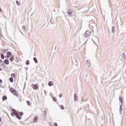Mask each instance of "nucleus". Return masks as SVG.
<instances>
[{
	"mask_svg": "<svg viewBox=\"0 0 126 126\" xmlns=\"http://www.w3.org/2000/svg\"><path fill=\"white\" fill-rule=\"evenodd\" d=\"M119 100H120V102H121L122 105H123V97H120Z\"/></svg>",
	"mask_w": 126,
	"mask_h": 126,
	"instance_id": "obj_18",
	"label": "nucleus"
},
{
	"mask_svg": "<svg viewBox=\"0 0 126 126\" xmlns=\"http://www.w3.org/2000/svg\"><path fill=\"white\" fill-rule=\"evenodd\" d=\"M5 53H6V51H5Z\"/></svg>",
	"mask_w": 126,
	"mask_h": 126,
	"instance_id": "obj_42",
	"label": "nucleus"
},
{
	"mask_svg": "<svg viewBox=\"0 0 126 126\" xmlns=\"http://www.w3.org/2000/svg\"><path fill=\"white\" fill-rule=\"evenodd\" d=\"M27 103L28 106H31V102H30V101H27Z\"/></svg>",
	"mask_w": 126,
	"mask_h": 126,
	"instance_id": "obj_20",
	"label": "nucleus"
},
{
	"mask_svg": "<svg viewBox=\"0 0 126 126\" xmlns=\"http://www.w3.org/2000/svg\"><path fill=\"white\" fill-rule=\"evenodd\" d=\"M60 108H61V110H64V107H63V105H61Z\"/></svg>",
	"mask_w": 126,
	"mask_h": 126,
	"instance_id": "obj_23",
	"label": "nucleus"
},
{
	"mask_svg": "<svg viewBox=\"0 0 126 126\" xmlns=\"http://www.w3.org/2000/svg\"><path fill=\"white\" fill-rule=\"evenodd\" d=\"M120 115H123V107H122V105L120 106Z\"/></svg>",
	"mask_w": 126,
	"mask_h": 126,
	"instance_id": "obj_6",
	"label": "nucleus"
},
{
	"mask_svg": "<svg viewBox=\"0 0 126 126\" xmlns=\"http://www.w3.org/2000/svg\"><path fill=\"white\" fill-rule=\"evenodd\" d=\"M14 60V56L12 55L10 58V62H13Z\"/></svg>",
	"mask_w": 126,
	"mask_h": 126,
	"instance_id": "obj_13",
	"label": "nucleus"
},
{
	"mask_svg": "<svg viewBox=\"0 0 126 126\" xmlns=\"http://www.w3.org/2000/svg\"><path fill=\"white\" fill-rule=\"evenodd\" d=\"M82 101H83V99L82 98Z\"/></svg>",
	"mask_w": 126,
	"mask_h": 126,
	"instance_id": "obj_40",
	"label": "nucleus"
},
{
	"mask_svg": "<svg viewBox=\"0 0 126 126\" xmlns=\"http://www.w3.org/2000/svg\"><path fill=\"white\" fill-rule=\"evenodd\" d=\"M4 63L5 64H9V60H8V59H5V60L4 61Z\"/></svg>",
	"mask_w": 126,
	"mask_h": 126,
	"instance_id": "obj_7",
	"label": "nucleus"
},
{
	"mask_svg": "<svg viewBox=\"0 0 126 126\" xmlns=\"http://www.w3.org/2000/svg\"><path fill=\"white\" fill-rule=\"evenodd\" d=\"M11 55H12V53H11V52H8L7 53V58H10V56H11Z\"/></svg>",
	"mask_w": 126,
	"mask_h": 126,
	"instance_id": "obj_9",
	"label": "nucleus"
},
{
	"mask_svg": "<svg viewBox=\"0 0 126 126\" xmlns=\"http://www.w3.org/2000/svg\"><path fill=\"white\" fill-rule=\"evenodd\" d=\"M16 3L17 5H18V6L20 5V2L16 0Z\"/></svg>",
	"mask_w": 126,
	"mask_h": 126,
	"instance_id": "obj_22",
	"label": "nucleus"
},
{
	"mask_svg": "<svg viewBox=\"0 0 126 126\" xmlns=\"http://www.w3.org/2000/svg\"><path fill=\"white\" fill-rule=\"evenodd\" d=\"M52 98L53 101H54L55 102L57 101V98H56V97H53Z\"/></svg>",
	"mask_w": 126,
	"mask_h": 126,
	"instance_id": "obj_26",
	"label": "nucleus"
},
{
	"mask_svg": "<svg viewBox=\"0 0 126 126\" xmlns=\"http://www.w3.org/2000/svg\"><path fill=\"white\" fill-rule=\"evenodd\" d=\"M0 57L2 60H3L4 59V55L1 53L0 54Z\"/></svg>",
	"mask_w": 126,
	"mask_h": 126,
	"instance_id": "obj_19",
	"label": "nucleus"
},
{
	"mask_svg": "<svg viewBox=\"0 0 126 126\" xmlns=\"http://www.w3.org/2000/svg\"><path fill=\"white\" fill-rule=\"evenodd\" d=\"M12 112H13V113H14V114H15V115L18 113V112H16V110L14 109H12Z\"/></svg>",
	"mask_w": 126,
	"mask_h": 126,
	"instance_id": "obj_14",
	"label": "nucleus"
},
{
	"mask_svg": "<svg viewBox=\"0 0 126 126\" xmlns=\"http://www.w3.org/2000/svg\"><path fill=\"white\" fill-rule=\"evenodd\" d=\"M28 68V67H27L26 70H27Z\"/></svg>",
	"mask_w": 126,
	"mask_h": 126,
	"instance_id": "obj_39",
	"label": "nucleus"
},
{
	"mask_svg": "<svg viewBox=\"0 0 126 126\" xmlns=\"http://www.w3.org/2000/svg\"><path fill=\"white\" fill-rule=\"evenodd\" d=\"M53 20V18H51L50 20V22L52 24H54V23H52V21Z\"/></svg>",
	"mask_w": 126,
	"mask_h": 126,
	"instance_id": "obj_29",
	"label": "nucleus"
},
{
	"mask_svg": "<svg viewBox=\"0 0 126 126\" xmlns=\"http://www.w3.org/2000/svg\"><path fill=\"white\" fill-rule=\"evenodd\" d=\"M48 86H53V85H54V83H53V82L52 81H50L48 82Z\"/></svg>",
	"mask_w": 126,
	"mask_h": 126,
	"instance_id": "obj_11",
	"label": "nucleus"
},
{
	"mask_svg": "<svg viewBox=\"0 0 126 126\" xmlns=\"http://www.w3.org/2000/svg\"><path fill=\"white\" fill-rule=\"evenodd\" d=\"M38 120H39V117H38V116H35L33 118V122L34 123H37Z\"/></svg>",
	"mask_w": 126,
	"mask_h": 126,
	"instance_id": "obj_3",
	"label": "nucleus"
},
{
	"mask_svg": "<svg viewBox=\"0 0 126 126\" xmlns=\"http://www.w3.org/2000/svg\"><path fill=\"white\" fill-rule=\"evenodd\" d=\"M12 112H13V113H14V114H15V115L18 113V112H16V110L14 109H12Z\"/></svg>",
	"mask_w": 126,
	"mask_h": 126,
	"instance_id": "obj_15",
	"label": "nucleus"
},
{
	"mask_svg": "<svg viewBox=\"0 0 126 126\" xmlns=\"http://www.w3.org/2000/svg\"><path fill=\"white\" fill-rule=\"evenodd\" d=\"M91 34V31L88 30L85 32L84 37H85V38H87V37H89V36H90Z\"/></svg>",
	"mask_w": 126,
	"mask_h": 126,
	"instance_id": "obj_1",
	"label": "nucleus"
},
{
	"mask_svg": "<svg viewBox=\"0 0 126 126\" xmlns=\"http://www.w3.org/2000/svg\"><path fill=\"white\" fill-rule=\"evenodd\" d=\"M10 91L11 93H16V91L13 88L10 89Z\"/></svg>",
	"mask_w": 126,
	"mask_h": 126,
	"instance_id": "obj_8",
	"label": "nucleus"
},
{
	"mask_svg": "<svg viewBox=\"0 0 126 126\" xmlns=\"http://www.w3.org/2000/svg\"><path fill=\"white\" fill-rule=\"evenodd\" d=\"M111 33H112V34H114L115 33V27L114 26H113L112 28Z\"/></svg>",
	"mask_w": 126,
	"mask_h": 126,
	"instance_id": "obj_12",
	"label": "nucleus"
},
{
	"mask_svg": "<svg viewBox=\"0 0 126 126\" xmlns=\"http://www.w3.org/2000/svg\"><path fill=\"white\" fill-rule=\"evenodd\" d=\"M1 34H0V36H1Z\"/></svg>",
	"mask_w": 126,
	"mask_h": 126,
	"instance_id": "obj_41",
	"label": "nucleus"
},
{
	"mask_svg": "<svg viewBox=\"0 0 126 126\" xmlns=\"http://www.w3.org/2000/svg\"><path fill=\"white\" fill-rule=\"evenodd\" d=\"M0 12H1V9L0 8Z\"/></svg>",
	"mask_w": 126,
	"mask_h": 126,
	"instance_id": "obj_38",
	"label": "nucleus"
},
{
	"mask_svg": "<svg viewBox=\"0 0 126 126\" xmlns=\"http://www.w3.org/2000/svg\"><path fill=\"white\" fill-rule=\"evenodd\" d=\"M59 96L60 97V98H62V97H63V95L62 94H59Z\"/></svg>",
	"mask_w": 126,
	"mask_h": 126,
	"instance_id": "obj_33",
	"label": "nucleus"
},
{
	"mask_svg": "<svg viewBox=\"0 0 126 126\" xmlns=\"http://www.w3.org/2000/svg\"><path fill=\"white\" fill-rule=\"evenodd\" d=\"M33 61L35 63H38V60H37V58H36L35 57L33 58Z\"/></svg>",
	"mask_w": 126,
	"mask_h": 126,
	"instance_id": "obj_17",
	"label": "nucleus"
},
{
	"mask_svg": "<svg viewBox=\"0 0 126 126\" xmlns=\"http://www.w3.org/2000/svg\"><path fill=\"white\" fill-rule=\"evenodd\" d=\"M122 57H123V58H126V55H125V53H122Z\"/></svg>",
	"mask_w": 126,
	"mask_h": 126,
	"instance_id": "obj_27",
	"label": "nucleus"
},
{
	"mask_svg": "<svg viewBox=\"0 0 126 126\" xmlns=\"http://www.w3.org/2000/svg\"><path fill=\"white\" fill-rule=\"evenodd\" d=\"M29 63H30V62L29 60H27L26 62V64H27V65H29Z\"/></svg>",
	"mask_w": 126,
	"mask_h": 126,
	"instance_id": "obj_21",
	"label": "nucleus"
},
{
	"mask_svg": "<svg viewBox=\"0 0 126 126\" xmlns=\"http://www.w3.org/2000/svg\"><path fill=\"white\" fill-rule=\"evenodd\" d=\"M2 82V81L0 79V83H1Z\"/></svg>",
	"mask_w": 126,
	"mask_h": 126,
	"instance_id": "obj_37",
	"label": "nucleus"
},
{
	"mask_svg": "<svg viewBox=\"0 0 126 126\" xmlns=\"http://www.w3.org/2000/svg\"><path fill=\"white\" fill-rule=\"evenodd\" d=\"M7 99V97H6V96L4 95L2 96L3 101H5V100H6Z\"/></svg>",
	"mask_w": 126,
	"mask_h": 126,
	"instance_id": "obj_16",
	"label": "nucleus"
},
{
	"mask_svg": "<svg viewBox=\"0 0 126 126\" xmlns=\"http://www.w3.org/2000/svg\"><path fill=\"white\" fill-rule=\"evenodd\" d=\"M18 115H20V116H23V112H20L18 113Z\"/></svg>",
	"mask_w": 126,
	"mask_h": 126,
	"instance_id": "obj_24",
	"label": "nucleus"
},
{
	"mask_svg": "<svg viewBox=\"0 0 126 126\" xmlns=\"http://www.w3.org/2000/svg\"><path fill=\"white\" fill-rule=\"evenodd\" d=\"M22 28L24 29V30H25V27L24 26H22Z\"/></svg>",
	"mask_w": 126,
	"mask_h": 126,
	"instance_id": "obj_31",
	"label": "nucleus"
},
{
	"mask_svg": "<svg viewBox=\"0 0 126 126\" xmlns=\"http://www.w3.org/2000/svg\"><path fill=\"white\" fill-rule=\"evenodd\" d=\"M5 52H7V50H4V53H5Z\"/></svg>",
	"mask_w": 126,
	"mask_h": 126,
	"instance_id": "obj_35",
	"label": "nucleus"
},
{
	"mask_svg": "<svg viewBox=\"0 0 126 126\" xmlns=\"http://www.w3.org/2000/svg\"><path fill=\"white\" fill-rule=\"evenodd\" d=\"M90 62V61L89 60H88L87 61V63H89Z\"/></svg>",
	"mask_w": 126,
	"mask_h": 126,
	"instance_id": "obj_30",
	"label": "nucleus"
},
{
	"mask_svg": "<svg viewBox=\"0 0 126 126\" xmlns=\"http://www.w3.org/2000/svg\"><path fill=\"white\" fill-rule=\"evenodd\" d=\"M0 63H2V60H1V59H0Z\"/></svg>",
	"mask_w": 126,
	"mask_h": 126,
	"instance_id": "obj_36",
	"label": "nucleus"
},
{
	"mask_svg": "<svg viewBox=\"0 0 126 126\" xmlns=\"http://www.w3.org/2000/svg\"><path fill=\"white\" fill-rule=\"evenodd\" d=\"M32 87L33 89H34V90H37V89H38L37 84H35V85L32 84Z\"/></svg>",
	"mask_w": 126,
	"mask_h": 126,
	"instance_id": "obj_4",
	"label": "nucleus"
},
{
	"mask_svg": "<svg viewBox=\"0 0 126 126\" xmlns=\"http://www.w3.org/2000/svg\"><path fill=\"white\" fill-rule=\"evenodd\" d=\"M66 13L68 14V16H71L72 15V10L71 9H69L67 11Z\"/></svg>",
	"mask_w": 126,
	"mask_h": 126,
	"instance_id": "obj_2",
	"label": "nucleus"
},
{
	"mask_svg": "<svg viewBox=\"0 0 126 126\" xmlns=\"http://www.w3.org/2000/svg\"><path fill=\"white\" fill-rule=\"evenodd\" d=\"M11 76H12V75H13L14 76H15V74H11Z\"/></svg>",
	"mask_w": 126,
	"mask_h": 126,
	"instance_id": "obj_34",
	"label": "nucleus"
},
{
	"mask_svg": "<svg viewBox=\"0 0 126 126\" xmlns=\"http://www.w3.org/2000/svg\"><path fill=\"white\" fill-rule=\"evenodd\" d=\"M15 115V113H11V115L12 116V117H14Z\"/></svg>",
	"mask_w": 126,
	"mask_h": 126,
	"instance_id": "obj_28",
	"label": "nucleus"
},
{
	"mask_svg": "<svg viewBox=\"0 0 126 126\" xmlns=\"http://www.w3.org/2000/svg\"><path fill=\"white\" fill-rule=\"evenodd\" d=\"M54 125L55 126H58V124H57V123H55Z\"/></svg>",
	"mask_w": 126,
	"mask_h": 126,
	"instance_id": "obj_32",
	"label": "nucleus"
},
{
	"mask_svg": "<svg viewBox=\"0 0 126 126\" xmlns=\"http://www.w3.org/2000/svg\"><path fill=\"white\" fill-rule=\"evenodd\" d=\"M9 80L11 82H13V78L12 77H10L9 79Z\"/></svg>",
	"mask_w": 126,
	"mask_h": 126,
	"instance_id": "obj_25",
	"label": "nucleus"
},
{
	"mask_svg": "<svg viewBox=\"0 0 126 126\" xmlns=\"http://www.w3.org/2000/svg\"><path fill=\"white\" fill-rule=\"evenodd\" d=\"M74 99L75 101H77L78 100V97H77V94H74Z\"/></svg>",
	"mask_w": 126,
	"mask_h": 126,
	"instance_id": "obj_5",
	"label": "nucleus"
},
{
	"mask_svg": "<svg viewBox=\"0 0 126 126\" xmlns=\"http://www.w3.org/2000/svg\"><path fill=\"white\" fill-rule=\"evenodd\" d=\"M15 116L17 118H18V120H21L22 117H20L19 116V114L18 113H16Z\"/></svg>",
	"mask_w": 126,
	"mask_h": 126,
	"instance_id": "obj_10",
	"label": "nucleus"
}]
</instances>
